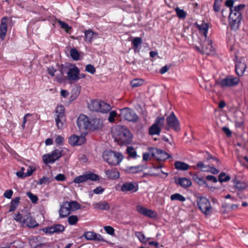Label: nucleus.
<instances>
[{"mask_svg": "<svg viewBox=\"0 0 248 248\" xmlns=\"http://www.w3.org/2000/svg\"><path fill=\"white\" fill-rule=\"evenodd\" d=\"M112 135L119 144H128L132 141V135L126 127L117 125L112 130Z\"/></svg>", "mask_w": 248, "mask_h": 248, "instance_id": "1", "label": "nucleus"}, {"mask_svg": "<svg viewBox=\"0 0 248 248\" xmlns=\"http://www.w3.org/2000/svg\"><path fill=\"white\" fill-rule=\"evenodd\" d=\"M80 205L76 201L65 202L61 205L59 211L61 218L67 217L73 211L79 209Z\"/></svg>", "mask_w": 248, "mask_h": 248, "instance_id": "2", "label": "nucleus"}, {"mask_svg": "<svg viewBox=\"0 0 248 248\" xmlns=\"http://www.w3.org/2000/svg\"><path fill=\"white\" fill-rule=\"evenodd\" d=\"M67 151L66 148H60L53 150L50 153L45 154L42 156L43 162L45 164L53 163L65 154Z\"/></svg>", "mask_w": 248, "mask_h": 248, "instance_id": "3", "label": "nucleus"}, {"mask_svg": "<svg viewBox=\"0 0 248 248\" xmlns=\"http://www.w3.org/2000/svg\"><path fill=\"white\" fill-rule=\"evenodd\" d=\"M103 158L108 164L115 166L120 163L123 159V155L116 152L105 151L103 153Z\"/></svg>", "mask_w": 248, "mask_h": 248, "instance_id": "4", "label": "nucleus"}, {"mask_svg": "<svg viewBox=\"0 0 248 248\" xmlns=\"http://www.w3.org/2000/svg\"><path fill=\"white\" fill-rule=\"evenodd\" d=\"M239 81V78L229 75L224 78L216 81V84L222 88H225L237 85Z\"/></svg>", "mask_w": 248, "mask_h": 248, "instance_id": "5", "label": "nucleus"}, {"mask_svg": "<svg viewBox=\"0 0 248 248\" xmlns=\"http://www.w3.org/2000/svg\"><path fill=\"white\" fill-rule=\"evenodd\" d=\"M242 16L241 12L231 9L229 16V23L232 30H236L238 29Z\"/></svg>", "mask_w": 248, "mask_h": 248, "instance_id": "6", "label": "nucleus"}, {"mask_svg": "<svg viewBox=\"0 0 248 248\" xmlns=\"http://www.w3.org/2000/svg\"><path fill=\"white\" fill-rule=\"evenodd\" d=\"M197 201L199 208L205 215L208 216L211 214L212 208L210 202L206 197H199Z\"/></svg>", "mask_w": 248, "mask_h": 248, "instance_id": "7", "label": "nucleus"}, {"mask_svg": "<svg viewBox=\"0 0 248 248\" xmlns=\"http://www.w3.org/2000/svg\"><path fill=\"white\" fill-rule=\"evenodd\" d=\"M65 108L62 105L57 106L55 110V119L58 129L63 127V121L64 120Z\"/></svg>", "mask_w": 248, "mask_h": 248, "instance_id": "8", "label": "nucleus"}, {"mask_svg": "<svg viewBox=\"0 0 248 248\" xmlns=\"http://www.w3.org/2000/svg\"><path fill=\"white\" fill-rule=\"evenodd\" d=\"M120 115L122 118L130 122H136L138 120V116L135 111L129 108H124L120 109Z\"/></svg>", "mask_w": 248, "mask_h": 248, "instance_id": "9", "label": "nucleus"}, {"mask_svg": "<svg viewBox=\"0 0 248 248\" xmlns=\"http://www.w3.org/2000/svg\"><path fill=\"white\" fill-rule=\"evenodd\" d=\"M164 123V117H157L155 122L149 129V134L150 135H159L161 132V127Z\"/></svg>", "mask_w": 248, "mask_h": 248, "instance_id": "10", "label": "nucleus"}, {"mask_svg": "<svg viewBox=\"0 0 248 248\" xmlns=\"http://www.w3.org/2000/svg\"><path fill=\"white\" fill-rule=\"evenodd\" d=\"M99 180V177L98 175L93 173L90 172L76 177L73 180V182L79 184L87 182L88 180L95 181Z\"/></svg>", "mask_w": 248, "mask_h": 248, "instance_id": "11", "label": "nucleus"}, {"mask_svg": "<svg viewBox=\"0 0 248 248\" xmlns=\"http://www.w3.org/2000/svg\"><path fill=\"white\" fill-rule=\"evenodd\" d=\"M77 123L79 130L82 133H86V131L89 129L90 120L85 115L80 114L77 119Z\"/></svg>", "mask_w": 248, "mask_h": 248, "instance_id": "12", "label": "nucleus"}, {"mask_svg": "<svg viewBox=\"0 0 248 248\" xmlns=\"http://www.w3.org/2000/svg\"><path fill=\"white\" fill-rule=\"evenodd\" d=\"M167 125L170 128L176 131H179L181 129L180 123L178 119L175 116L173 112H171L166 118Z\"/></svg>", "mask_w": 248, "mask_h": 248, "instance_id": "13", "label": "nucleus"}, {"mask_svg": "<svg viewBox=\"0 0 248 248\" xmlns=\"http://www.w3.org/2000/svg\"><path fill=\"white\" fill-rule=\"evenodd\" d=\"M247 69V64L245 60L243 58L237 59L235 66L236 74L239 77L244 75V72Z\"/></svg>", "mask_w": 248, "mask_h": 248, "instance_id": "14", "label": "nucleus"}, {"mask_svg": "<svg viewBox=\"0 0 248 248\" xmlns=\"http://www.w3.org/2000/svg\"><path fill=\"white\" fill-rule=\"evenodd\" d=\"M137 211L141 215L151 218H155L157 217V213L151 209H147L141 205L137 206Z\"/></svg>", "mask_w": 248, "mask_h": 248, "instance_id": "15", "label": "nucleus"}, {"mask_svg": "<svg viewBox=\"0 0 248 248\" xmlns=\"http://www.w3.org/2000/svg\"><path fill=\"white\" fill-rule=\"evenodd\" d=\"M201 52L203 54L209 55L213 51L212 41L207 38H204L202 43L201 44Z\"/></svg>", "mask_w": 248, "mask_h": 248, "instance_id": "16", "label": "nucleus"}, {"mask_svg": "<svg viewBox=\"0 0 248 248\" xmlns=\"http://www.w3.org/2000/svg\"><path fill=\"white\" fill-rule=\"evenodd\" d=\"M64 229L65 228L63 225L61 224H55L50 227H45L43 229V231L46 233L53 234L62 232L64 231Z\"/></svg>", "mask_w": 248, "mask_h": 248, "instance_id": "17", "label": "nucleus"}, {"mask_svg": "<svg viewBox=\"0 0 248 248\" xmlns=\"http://www.w3.org/2000/svg\"><path fill=\"white\" fill-rule=\"evenodd\" d=\"M233 183L234 187L238 191H243L248 187V181L247 180L241 181L235 177L233 179Z\"/></svg>", "mask_w": 248, "mask_h": 248, "instance_id": "18", "label": "nucleus"}, {"mask_svg": "<svg viewBox=\"0 0 248 248\" xmlns=\"http://www.w3.org/2000/svg\"><path fill=\"white\" fill-rule=\"evenodd\" d=\"M79 69L76 66L70 68L67 73V78L71 81H77L79 79Z\"/></svg>", "mask_w": 248, "mask_h": 248, "instance_id": "19", "label": "nucleus"}, {"mask_svg": "<svg viewBox=\"0 0 248 248\" xmlns=\"http://www.w3.org/2000/svg\"><path fill=\"white\" fill-rule=\"evenodd\" d=\"M86 141L85 137L72 135L69 139V143L72 146L81 145Z\"/></svg>", "mask_w": 248, "mask_h": 248, "instance_id": "20", "label": "nucleus"}, {"mask_svg": "<svg viewBox=\"0 0 248 248\" xmlns=\"http://www.w3.org/2000/svg\"><path fill=\"white\" fill-rule=\"evenodd\" d=\"M153 156H155L157 159L159 160H165L170 157V155L162 150L154 149V152L152 153Z\"/></svg>", "mask_w": 248, "mask_h": 248, "instance_id": "21", "label": "nucleus"}, {"mask_svg": "<svg viewBox=\"0 0 248 248\" xmlns=\"http://www.w3.org/2000/svg\"><path fill=\"white\" fill-rule=\"evenodd\" d=\"M83 236L88 240H95L97 241H103L104 239L102 236L93 232H85Z\"/></svg>", "mask_w": 248, "mask_h": 248, "instance_id": "22", "label": "nucleus"}, {"mask_svg": "<svg viewBox=\"0 0 248 248\" xmlns=\"http://www.w3.org/2000/svg\"><path fill=\"white\" fill-rule=\"evenodd\" d=\"M25 226L29 228H34L38 225L36 220L31 216L30 213L24 216Z\"/></svg>", "mask_w": 248, "mask_h": 248, "instance_id": "23", "label": "nucleus"}, {"mask_svg": "<svg viewBox=\"0 0 248 248\" xmlns=\"http://www.w3.org/2000/svg\"><path fill=\"white\" fill-rule=\"evenodd\" d=\"M138 190V186L131 182H127L124 184L121 188V190L123 192L131 191L134 192L137 191Z\"/></svg>", "mask_w": 248, "mask_h": 248, "instance_id": "24", "label": "nucleus"}, {"mask_svg": "<svg viewBox=\"0 0 248 248\" xmlns=\"http://www.w3.org/2000/svg\"><path fill=\"white\" fill-rule=\"evenodd\" d=\"M7 31V18L4 17L1 19L0 25V38L3 40L6 35Z\"/></svg>", "mask_w": 248, "mask_h": 248, "instance_id": "25", "label": "nucleus"}, {"mask_svg": "<svg viewBox=\"0 0 248 248\" xmlns=\"http://www.w3.org/2000/svg\"><path fill=\"white\" fill-rule=\"evenodd\" d=\"M102 122L100 119L97 118L93 119L90 121L89 129L93 131L102 128Z\"/></svg>", "mask_w": 248, "mask_h": 248, "instance_id": "26", "label": "nucleus"}, {"mask_svg": "<svg viewBox=\"0 0 248 248\" xmlns=\"http://www.w3.org/2000/svg\"><path fill=\"white\" fill-rule=\"evenodd\" d=\"M29 244L32 248H41L43 245L40 236L32 237L29 240Z\"/></svg>", "mask_w": 248, "mask_h": 248, "instance_id": "27", "label": "nucleus"}, {"mask_svg": "<svg viewBox=\"0 0 248 248\" xmlns=\"http://www.w3.org/2000/svg\"><path fill=\"white\" fill-rule=\"evenodd\" d=\"M93 206L94 209L101 210H108L110 208L109 204L105 201L94 202Z\"/></svg>", "mask_w": 248, "mask_h": 248, "instance_id": "28", "label": "nucleus"}, {"mask_svg": "<svg viewBox=\"0 0 248 248\" xmlns=\"http://www.w3.org/2000/svg\"><path fill=\"white\" fill-rule=\"evenodd\" d=\"M100 100H93L88 104V108L92 111H98L100 108Z\"/></svg>", "mask_w": 248, "mask_h": 248, "instance_id": "29", "label": "nucleus"}, {"mask_svg": "<svg viewBox=\"0 0 248 248\" xmlns=\"http://www.w3.org/2000/svg\"><path fill=\"white\" fill-rule=\"evenodd\" d=\"M105 173L110 179H116L120 176L119 172L116 169L108 170H106Z\"/></svg>", "mask_w": 248, "mask_h": 248, "instance_id": "30", "label": "nucleus"}, {"mask_svg": "<svg viewBox=\"0 0 248 248\" xmlns=\"http://www.w3.org/2000/svg\"><path fill=\"white\" fill-rule=\"evenodd\" d=\"M85 41L88 43H91L94 37H96L97 33L93 32L91 30H86L84 31Z\"/></svg>", "mask_w": 248, "mask_h": 248, "instance_id": "31", "label": "nucleus"}, {"mask_svg": "<svg viewBox=\"0 0 248 248\" xmlns=\"http://www.w3.org/2000/svg\"><path fill=\"white\" fill-rule=\"evenodd\" d=\"M176 169L181 170H186L189 169V165L185 162L177 161L174 164Z\"/></svg>", "mask_w": 248, "mask_h": 248, "instance_id": "32", "label": "nucleus"}, {"mask_svg": "<svg viewBox=\"0 0 248 248\" xmlns=\"http://www.w3.org/2000/svg\"><path fill=\"white\" fill-rule=\"evenodd\" d=\"M176 183L177 184L185 188L188 187L191 185V181L186 178H180L178 179Z\"/></svg>", "mask_w": 248, "mask_h": 248, "instance_id": "33", "label": "nucleus"}, {"mask_svg": "<svg viewBox=\"0 0 248 248\" xmlns=\"http://www.w3.org/2000/svg\"><path fill=\"white\" fill-rule=\"evenodd\" d=\"M197 28L200 32L203 34L204 38H207V34L208 31V24L206 23L202 22L201 24H198Z\"/></svg>", "mask_w": 248, "mask_h": 248, "instance_id": "34", "label": "nucleus"}, {"mask_svg": "<svg viewBox=\"0 0 248 248\" xmlns=\"http://www.w3.org/2000/svg\"><path fill=\"white\" fill-rule=\"evenodd\" d=\"M20 199V197H17L15 198L14 199H13L11 201V205H10V209H9L10 212H13L16 209V208L19 203Z\"/></svg>", "mask_w": 248, "mask_h": 248, "instance_id": "35", "label": "nucleus"}, {"mask_svg": "<svg viewBox=\"0 0 248 248\" xmlns=\"http://www.w3.org/2000/svg\"><path fill=\"white\" fill-rule=\"evenodd\" d=\"M111 109V107L107 103L101 101L100 102V108L99 109V112L102 113H107Z\"/></svg>", "mask_w": 248, "mask_h": 248, "instance_id": "36", "label": "nucleus"}, {"mask_svg": "<svg viewBox=\"0 0 248 248\" xmlns=\"http://www.w3.org/2000/svg\"><path fill=\"white\" fill-rule=\"evenodd\" d=\"M13 217L14 220L19 222L22 226H25L24 216H22L20 213H18L17 214H14Z\"/></svg>", "mask_w": 248, "mask_h": 248, "instance_id": "37", "label": "nucleus"}, {"mask_svg": "<svg viewBox=\"0 0 248 248\" xmlns=\"http://www.w3.org/2000/svg\"><path fill=\"white\" fill-rule=\"evenodd\" d=\"M170 198L171 201H178L182 202L186 201L185 197L180 193H175L172 194L170 196Z\"/></svg>", "mask_w": 248, "mask_h": 248, "instance_id": "38", "label": "nucleus"}, {"mask_svg": "<svg viewBox=\"0 0 248 248\" xmlns=\"http://www.w3.org/2000/svg\"><path fill=\"white\" fill-rule=\"evenodd\" d=\"M144 81L140 78H136L131 81V85L132 87L135 88L140 86L143 84Z\"/></svg>", "mask_w": 248, "mask_h": 248, "instance_id": "39", "label": "nucleus"}, {"mask_svg": "<svg viewBox=\"0 0 248 248\" xmlns=\"http://www.w3.org/2000/svg\"><path fill=\"white\" fill-rule=\"evenodd\" d=\"M230 177L225 172H221L218 175V181L220 183L226 182L230 180Z\"/></svg>", "mask_w": 248, "mask_h": 248, "instance_id": "40", "label": "nucleus"}, {"mask_svg": "<svg viewBox=\"0 0 248 248\" xmlns=\"http://www.w3.org/2000/svg\"><path fill=\"white\" fill-rule=\"evenodd\" d=\"M58 22L61 26V27L62 29H64L66 32L70 33L71 32L72 28L71 27L69 26L67 23L61 20H58Z\"/></svg>", "mask_w": 248, "mask_h": 248, "instance_id": "41", "label": "nucleus"}, {"mask_svg": "<svg viewBox=\"0 0 248 248\" xmlns=\"http://www.w3.org/2000/svg\"><path fill=\"white\" fill-rule=\"evenodd\" d=\"M70 56L75 61H78L79 59V54L76 48H72L70 51Z\"/></svg>", "mask_w": 248, "mask_h": 248, "instance_id": "42", "label": "nucleus"}, {"mask_svg": "<svg viewBox=\"0 0 248 248\" xmlns=\"http://www.w3.org/2000/svg\"><path fill=\"white\" fill-rule=\"evenodd\" d=\"M135 236L141 243H146L148 239H146L144 234L140 232H135Z\"/></svg>", "mask_w": 248, "mask_h": 248, "instance_id": "43", "label": "nucleus"}, {"mask_svg": "<svg viewBox=\"0 0 248 248\" xmlns=\"http://www.w3.org/2000/svg\"><path fill=\"white\" fill-rule=\"evenodd\" d=\"M175 11L177 16L179 18H184L186 16V12L183 9H180L178 7L175 8Z\"/></svg>", "mask_w": 248, "mask_h": 248, "instance_id": "44", "label": "nucleus"}, {"mask_svg": "<svg viewBox=\"0 0 248 248\" xmlns=\"http://www.w3.org/2000/svg\"><path fill=\"white\" fill-rule=\"evenodd\" d=\"M128 155L132 158H136L137 156L136 151L133 147H128L126 149Z\"/></svg>", "mask_w": 248, "mask_h": 248, "instance_id": "45", "label": "nucleus"}, {"mask_svg": "<svg viewBox=\"0 0 248 248\" xmlns=\"http://www.w3.org/2000/svg\"><path fill=\"white\" fill-rule=\"evenodd\" d=\"M192 178L193 180L199 185H203L206 183L204 180L199 177L197 174H194Z\"/></svg>", "mask_w": 248, "mask_h": 248, "instance_id": "46", "label": "nucleus"}, {"mask_svg": "<svg viewBox=\"0 0 248 248\" xmlns=\"http://www.w3.org/2000/svg\"><path fill=\"white\" fill-rule=\"evenodd\" d=\"M78 221V218L77 216L75 215H72L69 216L68 218V223L71 225H75L77 223Z\"/></svg>", "mask_w": 248, "mask_h": 248, "instance_id": "47", "label": "nucleus"}, {"mask_svg": "<svg viewBox=\"0 0 248 248\" xmlns=\"http://www.w3.org/2000/svg\"><path fill=\"white\" fill-rule=\"evenodd\" d=\"M197 166L200 168L201 170L203 171H208L209 170L208 169L209 166L204 165V163L202 161L199 162L197 164Z\"/></svg>", "mask_w": 248, "mask_h": 248, "instance_id": "48", "label": "nucleus"}, {"mask_svg": "<svg viewBox=\"0 0 248 248\" xmlns=\"http://www.w3.org/2000/svg\"><path fill=\"white\" fill-rule=\"evenodd\" d=\"M27 195L32 203H36L37 202L38 200L37 196L33 194L31 192H28L27 193Z\"/></svg>", "mask_w": 248, "mask_h": 248, "instance_id": "49", "label": "nucleus"}, {"mask_svg": "<svg viewBox=\"0 0 248 248\" xmlns=\"http://www.w3.org/2000/svg\"><path fill=\"white\" fill-rule=\"evenodd\" d=\"M104 230L106 232L111 235H113L114 234V229L113 227L110 226H107L104 227Z\"/></svg>", "mask_w": 248, "mask_h": 248, "instance_id": "50", "label": "nucleus"}, {"mask_svg": "<svg viewBox=\"0 0 248 248\" xmlns=\"http://www.w3.org/2000/svg\"><path fill=\"white\" fill-rule=\"evenodd\" d=\"M85 70L92 74H93L95 72V69L94 67L90 64L86 66Z\"/></svg>", "mask_w": 248, "mask_h": 248, "instance_id": "51", "label": "nucleus"}, {"mask_svg": "<svg viewBox=\"0 0 248 248\" xmlns=\"http://www.w3.org/2000/svg\"><path fill=\"white\" fill-rule=\"evenodd\" d=\"M142 40L141 39L140 37H135L133 41L132 44L135 47L137 48L139 46L141 43Z\"/></svg>", "mask_w": 248, "mask_h": 248, "instance_id": "52", "label": "nucleus"}, {"mask_svg": "<svg viewBox=\"0 0 248 248\" xmlns=\"http://www.w3.org/2000/svg\"><path fill=\"white\" fill-rule=\"evenodd\" d=\"M117 115V113L115 111H112L109 114L108 120L110 123H113L114 122V118Z\"/></svg>", "mask_w": 248, "mask_h": 248, "instance_id": "53", "label": "nucleus"}, {"mask_svg": "<svg viewBox=\"0 0 248 248\" xmlns=\"http://www.w3.org/2000/svg\"><path fill=\"white\" fill-rule=\"evenodd\" d=\"M51 181L49 178L43 177L39 179L38 183L39 185H42L43 184L49 183Z\"/></svg>", "mask_w": 248, "mask_h": 248, "instance_id": "54", "label": "nucleus"}, {"mask_svg": "<svg viewBox=\"0 0 248 248\" xmlns=\"http://www.w3.org/2000/svg\"><path fill=\"white\" fill-rule=\"evenodd\" d=\"M13 194V190L11 189H8L5 191L3 194V196L6 198L10 199L12 198Z\"/></svg>", "mask_w": 248, "mask_h": 248, "instance_id": "55", "label": "nucleus"}, {"mask_svg": "<svg viewBox=\"0 0 248 248\" xmlns=\"http://www.w3.org/2000/svg\"><path fill=\"white\" fill-rule=\"evenodd\" d=\"M35 170V169L33 167H29L27 170V171L25 173V176L26 177L30 176L32 174Z\"/></svg>", "mask_w": 248, "mask_h": 248, "instance_id": "56", "label": "nucleus"}, {"mask_svg": "<svg viewBox=\"0 0 248 248\" xmlns=\"http://www.w3.org/2000/svg\"><path fill=\"white\" fill-rule=\"evenodd\" d=\"M64 141V138L61 136H58L55 139V142L57 144H62Z\"/></svg>", "mask_w": 248, "mask_h": 248, "instance_id": "57", "label": "nucleus"}, {"mask_svg": "<svg viewBox=\"0 0 248 248\" xmlns=\"http://www.w3.org/2000/svg\"><path fill=\"white\" fill-rule=\"evenodd\" d=\"M55 179L58 181H63L65 180V176L63 174H58L55 176Z\"/></svg>", "mask_w": 248, "mask_h": 248, "instance_id": "58", "label": "nucleus"}, {"mask_svg": "<svg viewBox=\"0 0 248 248\" xmlns=\"http://www.w3.org/2000/svg\"><path fill=\"white\" fill-rule=\"evenodd\" d=\"M207 160L212 159V160H214L216 162V164H215V165L217 167L219 166V165L220 164V162H219V160L217 158L215 157H213L211 155H209L208 157L207 158Z\"/></svg>", "mask_w": 248, "mask_h": 248, "instance_id": "59", "label": "nucleus"}, {"mask_svg": "<svg viewBox=\"0 0 248 248\" xmlns=\"http://www.w3.org/2000/svg\"><path fill=\"white\" fill-rule=\"evenodd\" d=\"M245 7V5L241 4L238 5L237 6H235L233 7V9H232V10H236L237 12H241V10L243 9L244 7Z\"/></svg>", "mask_w": 248, "mask_h": 248, "instance_id": "60", "label": "nucleus"}, {"mask_svg": "<svg viewBox=\"0 0 248 248\" xmlns=\"http://www.w3.org/2000/svg\"><path fill=\"white\" fill-rule=\"evenodd\" d=\"M237 196L239 199L242 200L247 199L248 198V196L246 194L242 193L241 191H239L237 192Z\"/></svg>", "mask_w": 248, "mask_h": 248, "instance_id": "61", "label": "nucleus"}, {"mask_svg": "<svg viewBox=\"0 0 248 248\" xmlns=\"http://www.w3.org/2000/svg\"><path fill=\"white\" fill-rule=\"evenodd\" d=\"M104 191V188H103L101 186H98L93 190V192L96 194H101Z\"/></svg>", "mask_w": 248, "mask_h": 248, "instance_id": "62", "label": "nucleus"}, {"mask_svg": "<svg viewBox=\"0 0 248 248\" xmlns=\"http://www.w3.org/2000/svg\"><path fill=\"white\" fill-rule=\"evenodd\" d=\"M233 0H227L225 2V5L226 6L230 8V11H231V9H233Z\"/></svg>", "mask_w": 248, "mask_h": 248, "instance_id": "63", "label": "nucleus"}, {"mask_svg": "<svg viewBox=\"0 0 248 248\" xmlns=\"http://www.w3.org/2000/svg\"><path fill=\"white\" fill-rule=\"evenodd\" d=\"M213 9L215 12H218L220 9V3L214 2Z\"/></svg>", "mask_w": 248, "mask_h": 248, "instance_id": "64", "label": "nucleus"}]
</instances>
